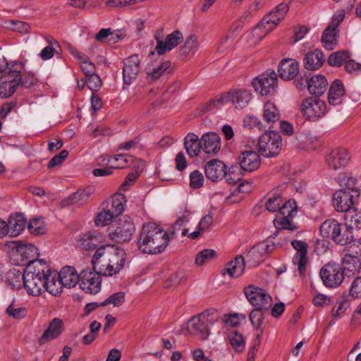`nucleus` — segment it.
<instances>
[{
  "mask_svg": "<svg viewBox=\"0 0 361 361\" xmlns=\"http://www.w3.org/2000/svg\"><path fill=\"white\" fill-rule=\"evenodd\" d=\"M227 338L233 350L241 353L245 347V339L243 334L235 329H231L227 333Z\"/></svg>",
  "mask_w": 361,
  "mask_h": 361,
  "instance_id": "ea45409f",
  "label": "nucleus"
},
{
  "mask_svg": "<svg viewBox=\"0 0 361 361\" xmlns=\"http://www.w3.org/2000/svg\"><path fill=\"white\" fill-rule=\"evenodd\" d=\"M184 147L190 157H195L202 150V140L196 134L190 133L184 139Z\"/></svg>",
  "mask_w": 361,
  "mask_h": 361,
  "instance_id": "7c9ffc66",
  "label": "nucleus"
},
{
  "mask_svg": "<svg viewBox=\"0 0 361 361\" xmlns=\"http://www.w3.org/2000/svg\"><path fill=\"white\" fill-rule=\"evenodd\" d=\"M108 230L111 240L116 243H123L131 240L135 231V226L130 216H123Z\"/></svg>",
  "mask_w": 361,
  "mask_h": 361,
  "instance_id": "39448f33",
  "label": "nucleus"
},
{
  "mask_svg": "<svg viewBox=\"0 0 361 361\" xmlns=\"http://www.w3.org/2000/svg\"><path fill=\"white\" fill-rule=\"evenodd\" d=\"M240 169L247 172L256 171L261 165L259 154L255 151L243 152L238 158Z\"/></svg>",
  "mask_w": 361,
  "mask_h": 361,
  "instance_id": "412c9836",
  "label": "nucleus"
},
{
  "mask_svg": "<svg viewBox=\"0 0 361 361\" xmlns=\"http://www.w3.org/2000/svg\"><path fill=\"white\" fill-rule=\"evenodd\" d=\"M359 190L356 188H352L350 191L340 190L334 194L333 203L335 209L338 212L346 213L352 209V206L355 203V197H359Z\"/></svg>",
  "mask_w": 361,
  "mask_h": 361,
  "instance_id": "ddd939ff",
  "label": "nucleus"
},
{
  "mask_svg": "<svg viewBox=\"0 0 361 361\" xmlns=\"http://www.w3.org/2000/svg\"><path fill=\"white\" fill-rule=\"evenodd\" d=\"M154 37L157 41L155 49L159 55H163L171 51L173 48L180 44L184 39L183 33L178 30L167 34L164 38L159 33H157Z\"/></svg>",
  "mask_w": 361,
  "mask_h": 361,
  "instance_id": "6e6552de",
  "label": "nucleus"
},
{
  "mask_svg": "<svg viewBox=\"0 0 361 361\" xmlns=\"http://www.w3.org/2000/svg\"><path fill=\"white\" fill-rule=\"evenodd\" d=\"M125 300V293L124 292H117L116 293L110 295L107 299H106L104 302L100 303L101 306L107 305L109 304H113L114 307H119L123 304Z\"/></svg>",
  "mask_w": 361,
  "mask_h": 361,
  "instance_id": "052dcab7",
  "label": "nucleus"
},
{
  "mask_svg": "<svg viewBox=\"0 0 361 361\" xmlns=\"http://www.w3.org/2000/svg\"><path fill=\"white\" fill-rule=\"evenodd\" d=\"M198 48L197 37L191 35L188 37L183 46L180 47L179 54L180 56H187L191 53H194Z\"/></svg>",
  "mask_w": 361,
  "mask_h": 361,
  "instance_id": "de8ad7c7",
  "label": "nucleus"
},
{
  "mask_svg": "<svg viewBox=\"0 0 361 361\" xmlns=\"http://www.w3.org/2000/svg\"><path fill=\"white\" fill-rule=\"evenodd\" d=\"M8 73L0 77V97L7 98L14 94L20 85V72L24 70L22 62H6Z\"/></svg>",
  "mask_w": 361,
  "mask_h": 361,
  "instance_id": "20e7f679",
  "label": "nucleus"
},
{
  "mask_svg": "<svg viewBox=\"0 0 361 361\" xmlns=\"http://www.w3.org/2000/svg\"><path fill=\"white\" fill-rule=\"evenodd\" d=\"M336 233L334 242L338 245H347L353 239V231L347 226L342 225Z\"/></svg>",
  "mask_w": 361,
  "mask_h": 361,
  "instance_id": "09e8293b",
  "label": "nucleus"
},
{
  "mask_svg": "<svg viewBox=\"0 0 361 361\" xmlns=\"http://www.w3.org/2000/svg\"><path fill=\"white\" fill-rule=\"evenodd\" d=\"M272 235L269 236L266 241L261 242L253 246L246 255L247 262L252 266H256L263 262L265 258L272 252L276 244L271 241Z\"/></svg>",
  "mask_w": 361,
  "mask_h": 361,
  "instance_id": "0eeeda50",
  "label": "nucleus"
},
{
  "mask_svg": "<svg viewBox=\"0 0 361 361\" xmlns=\"http://www.w3.org/2000/svg\"><path fill=\"white\" fill-rule=\"evenodd\" d=\"M326 108V104L315 97L307 98L301 104L302 112L309 120H314L324 116Z\"/></svg>",
  "mask_w": 361,
  "mask_h": 361,
  "instance_id": "2eb2a0df",
  "label": "nucleus"
},
{
  "mask_svg": "<svg viewBox=\"0 0 361 361\" xmlns=\"http://www.w3.org/2000/svg\"><path fill=\"white\" fill-rule=\"evenodd\" d=\"M6 314L16 319L24 318L27 314V310L23 307H18L11 303L6 310Z\"/></svg>",
  "mask_w": 361,
  "mask_h": 361,
  "instance_id": "4d7b16f0",
  "label": "nucleus"
},
{
  "mask_svg": "<svg viewBox=\"0 0 361 361\" xmlns=\"http://www.w3.org/2000/svg\"><path fill=\"white\" fill-rule=\"evenodd\" d=\"M263 310H265L264 308L256 307L250 314V322L253 326L256 328L257 331L263 330L262 324L264 318Z\"/></svg>",
  "mask_w": 361,
  "mask_h": 361,
  "instance_id": "603ef678",
  "label": "nucleus"
},
{
  "mask_svg": "<svg viewBox=\"0 0 361 361\" xmlns=\"http://www.w3.org/2000/svg\"><path fill=\"white\" fill-rule=\"evenodd\" d=\"M273 29L274 27L272 26L267 27L265 24H256L252 30L246 33L245 37L251 45H255L262 40Z\"/></svg>",
  "mask_w": 361,
  "mask_h": 361,
  "instance_id": "72a5a7b5",
  "label": "nucleus"
},
{
  "mask_svg": "<svg viewBox=\"0 0 361 361\" xmlns=\"http://www.w3.org/2000/svg\"><path fill=\"white\" fill-rule=\"evenodd\" d=\"M282 139L280 133L271 130L263 133L258 140L257 147L260 154L265 157L276 156L281 149Z\"/></svg>",
  "mask_w": 361,
  "mask_h": 361,
  "instance_id": "423d86ee",
  "label": "nucleus"
},
{
  "mask_svg": "<svg viewBox=\"0 0 361 361\" xmlns=\"http://www.w3.org/2000/svg\"><path fill=\"white\" fill-rule=\"evenodd\" d=\"M293 217H279V216L274 220V226L278 229L274 233V237L281 233V231L288 230L295 231L298 228V226L293 221Z\"/></svg>",
  "mask_w": 361,
  "mask_h": 361,
  "instance_id": "79ce46f5",
  "label": "nucleus"
},
{
  "mask_svg": "<svg viewBox=\"0 0 361 361\" xmlns=\"http://www.w3.org/2000/svg\"><path fill=\"white\" fill-rule=\"evenodd\" d=\"M248 301L255 307L267 310L271 305L272 298L264 290L250 285L244 288Z\"/></svg>",
  "mask_w": 361,
  "mask_h": 361,
  "instance_id": "9d476101",
  "label": "nucleus"
},
{
  "mask_svg": "<svg viewBox=\"0 0 361 361\" xmlns=\"http://www.w3.org/2000/svg\"><path fill=\"white\" fill-rule=\"evenodd\" d=\"M325 61V57L322 51L315 49L312 52H308L304 59L305 68L310 71L319 69Z\"/></svg>",
  "mask_w": 361,
  "mask_h": 361,
  "instance_id": "2f4dec72",
  "label": "nucleus"
},
{
  "mask_svg": "<svg viewBox=\"0 0 361 361\" xmlns=\"http://www.w3.org/2000/svg\"><path fill=\"white\" fill-rule=\"evenodd\" d=\"M343 254L357 257L360 259L361 257V239L350 241L344 249Z\"/></svg>",
  "mask_w": 361,
  "mask_h": 361,
  "instance_id": "bf43d9fd",
  "label": "nucleus"
},
{
  "mask_svg": "<svg viewBox=\"0 0 361 361\" xmlns=\"http://www.w3.org/2000/svg\"><path fill=\"white\" fill-rule=\"evenodd\" d=\"M80 277V287L85 293L96 294L100 290L102 278L95 271H93L90 268L83 269Z\"/></svg>",
  "mask_w": 361,
  "mask_h": 361,
  "instance_id": "4468645a",
  "label": "nucleus"
},
{
  "mask_svg": "<svg viewBox=\"0 0 361 361\" xmlns=\"http://www.w3.org/2000/svg\"><path fill=\"white\" fill-rule=\"evenodd\" d=\"M226 164L218 159L208 161L204 166V173L207 178L212 181H218L226 176Z\"/></svg>",
  "mask_w": 361,
  "mask_h": 361,
  "instance_id": "4be33fe9",
  "label": "nucleus"
},
{
  "mask_svg": "<svg viewBox=\"0 0 361 361\" xmlns=\"http://www.w3.org/2000/svg\"><path fill=\"white\" fill-rule=\"evenodd\" d=\"M30 232L35 235H42L46 233V227L44 221L40 218L32 219L27 226Z\"/></svg>",
  "mask_w": 361,
  "mask_h": 361,
  "instance_id": "864d4df0",
  "label": "nucleus"
},
{
  "mask_svg": "<svg viewBox=\"0 0 361 361\" xmlns=\"http://www.w3.org/2000/svg\"><path fill=\"white\" fill-rule=\"evenodd\" d=\"M213 324V322L209 315L200 314L193 316L188 324V330L195 336L202 340H205L210 334L209 326Z\"/></svg>",
  "mask_w": 361,
  "mask_h": 361,
  "instance_id": "1a4fd4ad",
  "label": "nucleus"
},
{
  "mask_svg": "<svg viewBox=\"0 0 361 361\" xmlns=\"http://www.w3.org/2000/svg\"><path fill=\"white\" fill-rule=\"evenodd\" d=\"M20 85L25 88L31 87L37 82V79L32 73H24L23 75H22V72H20Z\"/></svg>",
  "mask_w": 361,
  "mask_h": 361,
  "instance_id": "774afa93",
  "label": "nucleus"
},
{
  "mask_svg": "<svg viewBox=\"0 0 361 361\" xmlns=\"http://www.w3.org/2000/svg\"><path fill=\"white\" fill-rule=\"evenodd\" d=\"M237 170H238V166H233L229 169L228 172H226V176L224 178L228 184H235L241 180L242 175L241 173H236Z\"/></svg>",
  "mask_w": 361,
  "mask_h": 361,
  "instance_id": "69168bd1",
  "label": "nucleus"
},
{
  "mask_svg": "<svg viewBox=\"0 0 361 361\" xmlns=\"http://www.w3.org/2000/svg\"><path fill=\"white\" fill-rule=\"evenodd\" d=\"M245 266L244 257L239 255L227 264L225 271L231 277H238L243 273Z\"/></svg>",
  "mask_w": 361,
  "mask_h": 361,
  "instance_id": "a19ab883",
  "label": "nucleus"
},
{
  "mask_svg": "<svg viewBox=\"0 0 361 361\" xmlns=\"http://www.w3.org/2000/svg\"><path fill=\"white\" fill-rule=\"evenodd\" d=\"M288 9L289 8L287 4L281 3L271 11L267 16L264 17L262 23H277L283 20Z\"/></svg>",
  "mask_w": 361,
  "mask_h": 361,
  "instance_id": "58836bf2",
  "label": "nucleus"
},
{
  "mask_svg": "<svg viewBox=\"0 0 361 361\" xmlns=\"http://www.w3.org/2000/svg\"><path fill=\"white\" fill-rule=\"evenodd\" d=\"M350 155L345 148H336L326 156L327 166L334 170L344 168L350 161Z\"/></svg>",
  "mask_w": 361,
  "mask_h": 361,
  "instance_id": "f3484780",
  "label": "nucleus"
},
{
  "mask_svg": "<svg viewBox=\"0 0 361 361\" xmlns=\"http://www.w3.org/2000/svg\"><path fill=\"white\" fill-rule=\"evenodd\" d=\"M26 223V219L22 214L11 216L8 223L9 235L15 237L20 235L25 228Z\"/></svg>",
  "mask_w": 361,
  "mask_h": 361,
  "instance_id": "c9c22d12",
  "label": "nucleus"
},
{
  "mask_svg": "<svg viewBox=\"0 0 361 361\" xmlns=\"http://www.w3.org/2000/svg\"><path fill=\"white\" fill-rule=\"evenodd\" d=\"M345 274L340 266L335 263L325 264L320 271V276L327 287H337L343 281Z\"/></svg>",
  "mask_w": 361,
  "mask_h": 361,
  "instance_id": "9b49d317",
  "label": "nucleus"
},
{
  "mask_svg": "<svg viewBox=\"0 0 361 361\" xmlns=\"http://www.w3.org/2000/svg\"><path fill=\"white\" fill-rule=\"evenodd\" d=\"M50 268L42 259L30 261L25 269L24 288L32 296H39L44 292L47 274Z\"/></svg>",
  "mask_w": 361,
  "mask_h": 361,
  "instance_id": "f03ea898",
  "label": "nucleus"
},
{
  "mask_svg": "<svg viewBox=\"0 0 361 361\" xmlns=\"http://www.w3.org/2000/svg\"><path fill=\"white\" fill-rule=\"evenodd\" d=\"M328 82L322 75H316L311 77L307 82V90L310 94L316 97L323 94L326 90Z\"/></svg>",
  "mask_w": 361,
  "mask_h": 361,
  "instance_id": "c756f323",
  "label": "nucleus"
},
{
  "mask_svg": "<svg viewBox=\"0 0 361 361\" xmlns=\"http://www.w3.org/2000/svg\"><path fill=\"white\" fill-rule=\"evenodd\" d=\"M280 217H293L297 214V204L294 200L283 202L279 209Z\"/></svg>",
  "mask_w": 361,
  "mask_h": 361,
  "instance_id": "8fccbe9b",
  "label": "nucleus"
},
{
  "mask_svg": "<svg viewBox=\"0 0 361 361\" xmlns=\"http://www.w3.org/2000/svg\"><path fill=\"white\" fill-rule=\"evenodd\" d=\"M345 90L342 81L335 80L331 85L328 100L331 105H338L342 102L344 97Z\"/></svg>",
  "mask_w": 361,
  "mask_h": 361,
  "instance_id": "f704fd0d",
  "label": "nucleus"
},
{
  "mask_svg": "<svg viewBox=\"0 0 361 361\" xmlns=\"http://www.w3.org/2000/svg\"><path fill=\"white\" fill-rule=\"evenodd\" d=\"M345 226L353 231L354 228H361V212L353 208L344 214Z\"/></svg>",
  "mask_w": 361,
  "mask_h": 361,
  "instance_id": "37998d69",
  "label": "nucleus"
},
{
  "mask_svg": "<svg viewBox=\"0 0 361 361\" xmlns=\"http://www.w3.org/2000/svg\"><path fill=\"white\" fill-rule=\"evenodd\" d=\"M277 84V76L274 71L268 70L256 77L252 85L256 92L261 95H267L275 90Z\"/></svg>",
  "mask_w": 361,
  "mask_h": 361,
  "instance_id": "f8f14e48",
  "label": "nucleus"
},
{
  "mask_svg": "<svg viewBox=\"0 0 361 361\" xmlns=\"http://www.w3.org/2000/svg\"><path fill=\"white\" fill-rule=\"evenodd\" d=\"M291 245L296 250V253L293 257V263L298 267L300 275L304 276L306 272L307 263V254L308 245L305 242L299 240H293Z\"/></svg>",
  "mask_w": 361,
  "mask_h": 361,
  "instance_id": "a211bd4d",
  "label": "nucleus"
},
{
  "mask_svg": "<svg viewBox=\"0 0 361 361\" xmlns=\"http://www.w3.org/2000/svg\"><path fill=\"white\" fill-rule=\"evenodd\" d=\"M25 271L23 273L19 269H10L6 275V283L12 289H20L24 286Z\"/></svg>",
  "mask_w": 361,
  "mask_h": 361,
  "instance_id": "e433bc0d",
  "label": "nucleus"
},
{
  "mask_svg": "<svg viewBox=\"0 0 361 361\" xmlns=\"http://www.w3.org/2000/svg\"><path fill=\"white\" fill-rule=\"evenodd\" d=\"M216 257V252L214 250L205 249L200 252L195 258V263L202 266L204 264L212 261Z\"/></svg>",
  "mask_w": 361,
  "mask_h": 361,
  "instance_id": "13d9d810",
  "label": "nucleus"
},
{
  "mask_svg": "<svg viewBox=\"0 0 361 361\" xmlns=\"http://www.w3.org/2000/svg\"><path fill=\"white\" fill-rule=\"evenodd\" d=\"M133 157L128 154H116L110 157L109 162L112 163L114 161L118 162V164L115 165L113 168L114 169H123L128 166L130 162H132Z\"/></svg>",
  "mask_w": 361,
  "mask_h": 361,
  "instance_id": "5fc2aeb1",
  "label": "nucleus"
},
{
  "mask_svg": "<svg viewBox=\"0 0 361 361\" xmlns=\"http://www.w3.org/2000/svg\"><path fill=\"white\" fill-rule=\"evenodd\" d=\"M140 59L138 55H133L124 61L123 68V81L126 84L130 85L137 77L140 72Z\"/></svg>",
  "mask_w": 361,
  "mask_h": 361,
  "instance_id": "6ab92c4d",
  "label": "nucleus"
},
{
  "mask_svg": "<svg viewBox=\"0 0 361 361\" xmlns=\"http://www.w3.org/2000/svg\"><path fill=\"white\" fill-rule=\"evenodd\" d=\"M10 247L13 250H15L18 253L25 257H28L30 253L36 252L37 250V247L34 245L23 244L20 241L11 242Z\"/></svg>",
  "mask_w": 361,
  "mask_h": 361,
  "instance_id": "3c124183",
  "label": "nucleus"
},
{
  "mask_svg": "<svg viewBox=\"0 0 361 361\" xmlns=\"http://www.w3.org/2000/svg\"><path fill=\"white\" fill-rule=\"evenodd\" d=\"M94 190V187L92 185L80 188L69 197L63 199L61 201V205L62 207H68L73 204H83L87 202Z\"/></svg>",
  "mask_w": 361,
  "mask_h": 361,
  "instance_id": "aec40b11",
  "label": "nucleus"
},
{
  "mask_svg": "<svg viewBox=\"0 0 361 361\" xmlns=\"http://www.w3.org/2000/svg\"><path fill=\"white\" fill-rule=\"evenodd\" d=\"M283 200L279 195H273L270 197L266 202V208L269 212H278Z\"/></svg>",
  "mask_w": 361,
  "mask_h": 361,
  "instance_id": "680f3d73",
  "label": "nucleus"
},
{
  "mask_svg": "<svg viewBox=\"0 0 361 361\" xmlns=\"http://www.w3.org/2000/svg\"><path fill=\"white\" fill-rule=\"evenodd\" d=\"M106 252L110 267L115 275L123 267L126 261L125 250L119 247H112L111 251L106 250Z\"/></svg>",
  "mask_w": 361,
  "mask_h": 361,
  "instance_id": "393cba45",
  "label": "nucleus"
},
{
  "mask_svg": "<svg viewBox=\"0 0 361 361\" xmlns=\"http://www.w3.org/2000/svg\"><path fill=\"white\" fill-rule=\"evenodd\" d=\"M170 65V61H164L159 64L157 67L154 68L152 71L148 73V74L152 78V79L157 80L161 75H163V73L169 68Z\"/></svg>",
  "mask_w": 361,
  "mask_h": 361,
  "instance_id": "338daca9",
  "label": "nucleus"
},
{
  "mask_svg": "<svg viewBox=\"0 0 361 361\" xmlns=\"http://www.w3.org/2000/svg\"><path fill=\"white\" fill-rule=\"evenodd\" d=\"M351 55L348 51L341 50L331 53L328 59V63L333 67H340L343 63H346Z\"/></svg>",
  "mask_w": 361,
  "mask_h": 361,
  "instance_id": "c03bdc74",
  "label": "nucleus"
},
{
  "mask_svg": "<svg viewBox=\"0 0 361 361\" xmlns=\"http://www.w3.org/2000/svg\"><path fill=\"white\" fill-rule=\"evenodd\" d=\"M64 326L61 319L54 318L39 338V343L44 344L49 341L58 338L63 331Z\"/></svg>",
  "mask_w": 361,
  "mask_h": 361,
  "instance_id": "b1692460",
  "label": "nucleus"
},
{
  "mask_svg": "<svg viewBox=\"0 0 361 361\" xmlns=\"http://www.w3.org/2000/svg\"><path fill=\"white\" fill-rule=\"evenodd\" d=\"M202 151L206 154H216L221 148V138L215 133L204 134L202 137Z\"/></svg>",
  "mask_w": 361,
  "mask_h": 361,
  "instance_id": "a878e982",
  "label": "nucleus"
},
{
  "mask_svg": "<svg viewBox=\"0 0 361 361\" xmlns=\"http://www.w3.org/2000/svg\"><path fill=\"white\" fill-rule=\"evenodd\" d=\"M86 84L90 90L97 92L100 90L102 82L99 76L94 73L86 77Z\"/></svg>",
  "mask_w": 361,
  "mask_h": 361,
  "instance_id": "0e129e2a",
  "label": "nucleus"
},
{
  "mask_svg": "<svg viewBox=\"0 0 361 361\" xmlns=\"http://www.w3.org/2000/svg\"><path fill=\"white\" fill-rule=\"evenodd\" d=\"M204 176L201 172L195 170L190 174V185L194 189L200 188L203 185Z\"/></svg>",
  "mask_w": 361,
  "mask_h": 361,
  "instance_id": "e2e57ef3",
  "label": "nucleus"
},
{
  "mask_svg": "<svg viewBox=\"0 0 361 361\" xmlns=\"http://www.w3.org/2000/svg\"><path fill=\"white\" fill-rule=\"evenodd\" d=\"M298 72V63L292 59H283L278 66L279 76L284 80H293Z\"/></svg>",
  "mask_w": 361,
  "mask_h": 361,
  "instance_id": "5701e85b",
  "label": "nucleus"
},
{
  "mask_svg": "<svg viewBox=\"0 0 361 361\" xmlns=\"http://www.w3.org/2000/svg\"><path fill=\"white\" fill-rule=\"evenodd\" d=\"M263 118L267 123H275L279 120L280 114L274 103L267 102L264 104Z\"/></svg>",
  "mask_w": 361,
  "mask_h": 361,
  "instance_id": "49530a36",
  "label": "nucleus"
},
{
  "mask_svg": "<svg viewBox=\"0 0 361 361\" xmlns=\"http://www.w3.org/2000/svg\"><path fill=\"white\" fill-rule=\"evenodd\" d=\"M99 240L95 235L91 233L83 234L78 241V246L83 250H90L96 248Z\"/></svg>",
  "mask_w": 361,
  "mask_h": 361,
  "instance_id": "a18cd8bd",
  "label": "nucleus"
},
{
  "mask_svg": "<svg viewBox=\"0 0 361 361\" xmlns=\"http://www.w3.org/2000/svg\"><path fill=\"white\" fill-rule=\"evenodd\" d=\"M92 264L94 271L98 273L99 276H110L114 275L113 269H111L110 263H109L107 252L104 246L96 250L92 259Z\"/></svg>",
  "mask_w": 361,
  "mask_h": 361,
  "instance_id": "dca6fc26",
  "label": "nucleus"
},
{
  "mask_svg": "<svg viewBox=\"0 0 361 361\" xmlns=\"http://www.w3.org/2000/svg\"><path fill=\"white\" fill-rule=\"evenodd\" d=\"M343 271L348 277L358 274L361 269V260L357 257L343 254L342 257Z\"/></svg>",
  "mask_w": 361,
  "mask_h": 361,
  "instance_id": "cd10ccee",
  "label": "nucleus"
},
{
  "mask_svg": "<svg viewBox=\"0 0 361 361\" xmlns=\"http://www.w3.org/2000/svg\"><path fill=\"white\" fill-rule=\"evenodd\" d=\"M338 24H330L323 32L321 41L327 50H333L338 42Z\"/></svg>",
  "mask_w": 361,
  "mask_h": 361,
  "instance_id": "c85d7f7f",
  "label": "nucleus"
},
{
  "mask_svg": "<svg viewBox=\"0 0 361 361\" xmlns=\"http://www.w3.org/2000/svg\"><path fill=\"white\" fill-rule=\"evenodd\" d=\"M58 276L61 279V283L64 287L71 288L75 287L80 282V274L73 267H65L58 273Z\"/></svg>",
  "mask_w": 361,
  "mask_h": 361,
  "instance_id": "bb28decb",
  "label": "nucleus"
},
{
  "mask_svg": "<svg viewBox=\"0 0 361 361\" xmlns=\"http://www.w3.org/2000/svg\"><path fill=\"white\" fill-rule=\"evenodd\" d=\"M251 98L252 94L247 90H231L206 103L202 106V111L204 112L211 111L229 102H231L235 108L243 109L248 104Z\"/></svg>",
  "mask_w": 361,
  "mask_h": 361,
  "instance_id": "7ed1b4c3",
  "label": "nucleus"
},
{
  "mask_svg": "<svg viewBox=\"0 0 361 361\" xmlns=\"http://www.w3.org/2000/svg\"><path fill=\"white\" fill-rule=\"evenodd\" d=\"M169 242V235L165 230L155 223H147L142 226L137 245L142 253L157 255L164 251Z\"/></svg>",
  "mask_w": 361,
  "mask_h": 361,
  "instance_id": "f257e3e1",
  "label": "nucleus"
},
{
  "mask_svg": "<svg viewBox=\"0 0 361 361\" xmlns=\"http://www.w3.org/2000/svg\"><path fill=\"white\" fill-rule=\"evenodd\" d=\"M63 287H64V286L61 283L58 273H52L50 270L47 274L44 291L47 290L52 295L58 296L62 293Z\"/></svg>",
  "mask_w": 361,
  "mask_h": 361,
  "instance_id": "473e14b6",
  "label": "nucleus"
},
{
  "mask_svg": "<svg viewBox=\"0 0 361 361\" xmlns=\"http://www.w3.org/2000/svg\"><path fill=\"white\" fill-rule=\"evenodd\" d=\"M114 218V216L111 210L104 209L97 215L94 222L98 226H104L111 224Z\"/></svg>",
  "mask_w": 361,
  "mask_h": 361,
  "instance_id": "6e6d98bb",
  "label": "nucleus"
},
{
  "mask_svg": "<svg viewBox=\"0 0 361 361\" xmlns=\"http://www.w3.org/2000/svg\"><path fill=\"white\" fill-rule=\"evenodd\" d=\"M341 226L342 224L334 219H326L319 227L321 235L324 238H331L334 241L336 233H338Z\"/></svg>",
  "mask_w": 361,
  "mask_h": 361,
  "instance_id": "4c0bfd02",
  "label": "nucleus"
}]
</instances>
